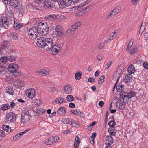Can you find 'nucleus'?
Segmentation results:
<instances>
[{"mask_svg": "<svg viewBox=\"0 0 148 148\" xmlns=\"http://www.w3.org/2000/svg\"><path fill=\"white\" fill-rule=\"evenodd\" d=\"M40 33H41V32H38V28L37 27H33L30 29L29 31V37L31 39H35L38 36Z\"/></svg>", "mask_w": 148, "mask_h": 148, "instance_id": "obj_1", "label": "nucleus"}, {"mask_svg": "<svg viewBox=\"0 0 148 148\" xmlns=\"http://www.w3.org/2000/svg\"><path fill=\"white\" fill-rule=\"evenodd\" d=\"M81 22L78 21L74 23L72 26H70L67 29L66 33L68 36L72 35L75 30L78 28L81 25Z\"/></svg>", "mask_w": 148, "mask_h": 148, "instance_id": "obj_2", "label": "nucleus"}, {"mask_svg": "<svg viewBox=\"0 0 148 148\" xmlns=\"http://www.w3.org/2000/svg\"><path fill=\"white\" fill-rule=\"evenodd\" d=\"M8 19L7 17H0V28L4 27L6 29H8L9 28L8 23Z\"/></svg>", "mask_w": 148, "mask_h": 148, "instance_id": "obj_3", "label": "nucleus"}, {"mask_svg": "<svg viewBox=\"0 0 148 148\" xmlns=\"http://www.w3.org/2000/svg\"><path fill=\"white\" fill-rule=\"evenodd\" d=\"M44 49L47 51L49 50L53 45V40L50 38H45Z\"/></svg>", "mask_w": 148, "mask_h": 148, "instance_id": "obj_4", "label": "nucleus"}, {"mask_svg": "<svg viewBox=\"0 0 148 148\" xmlns=\"http://www.w3.org/2000/svg\"><path fill=\"white\" fill-rule=\"evenodd\" d=\"M16 114L12 112H10L7 114L6 119L8 122H13L16 120Z\"/></svg>", "mask_w": 148, "mask_h": 148, "instance_id": "obj_5", "label": "nucleus"}, {"mask_svg": "<svg viewBox=\"0 0 148 148\" xmlns=\"http://www.w3.org/2000/svg\"><path fill=\"white\" fill-rule=\"evenodd\" d=\"M18 69V66L17 64H10L8 67V70L12 73H16Z\"/></svg>", "mask_w": 148, "mask_h": 148, "instance_id": "obj_6", "label": "nucleus"}, {"mask_svg": "<svg viewBox=\"0 0 148 148\" xmlns=\"http://www.w3.org/2000/svg\"><path fill=\"white\" fill-rule=\"evenodd\" d=\"M45 38L44 37H41L39 38L38 39L37 42V46L40 48H44L45 47Z\"/></svg>", "mask_w": 148, "mask_h": 148, "instance_id": "obj_7", "label": "nucleus"}, {"mask_svg": "<svg viewBox=\"0 0 148 148\" xmlns=\"http://www.w3.org/2000/svg\"><path fill=\"white\" fill-rule=\"evenodd\" d=\"M62 27L60 25L56 26L55 32L58 37H61L64 34L63 32L62 31Z\"/></svg>", "mask_w": 148, "mask_h": 148, "instance_id": "obj_8", "label": "nucleus"}, {"mask_svg": "<svg viewBox=\"0 0 148 148\" xmlns=\"http://www.w3.org/2000/svg\"><path fill=\"white\" fill-rule=\"evenodd\" d=\"M31 118L30 115H21V123L23 124H25L27 122L29 121Z\"/></svg>", "mask_w": 148, "mask_h": 148, "instance_id": "obj_9", "label": "nucleus"}, {"mask_svg": "<svg viewBox=\"0 0 148 148\" xmlns=\"http://www.w3.org/2000/svg\"><path fill=\"white\" fill-rule=\"evenodd\" d=\"M120 101L123 103L127 102V99H129L127 98V92H124L123 93L120 94Z\"/></svg>", "mask_w": 148, "mask_h": 148, "instance_id": "obj_10", "label": "nucleus"}, {"mask_svg": "<svg viewBox=\"0 0 148 148\" xmlns=\"http://www.w3.org/2000/svg\"><path fill=\"white\" fill-rule=\"evenodd\" d=\"M44 8H45L52 9L53 6L51 3V1L50 0H45L43 2Z\"/></svg>", "mask_w": 148, "mask_h": 148, "instance_id": "obj_11", "label": "nucleus"}, {"mask_svg": "<svg viewBox=\"0 0 148 148\" xmlns=\"http://www.w3.org/2000/svg\"><path fill=\"white\" fill-rule=\"evenodd\" d=\"M9 4L11 8L14 9L18 7V0H11L9 3Z\"/></svg>", "mask_w": 148, "mask_h": 148, "instance_id": "obj_12", "label": "nucleus"}, {"mask_svg": "<svg viewBox=\"0 0 148 148\" xmlns=\"http://www.w3.org/2000/svg\"><path fill=\"white\" fill-rule=\"evenodd\" d=\"M116 33L114 31L110 34L107 37V40H106V43L109 42L111 40L116 37L117 35L116 34Z\"/></svg>", "mask_w": 148, "mask_h": 148, "instance_id": "obj_13", "label": "nucleus"}, {"mask_svg": "<svg viewBox=\"0 0 148 148\" xmlns=\"http://www.w3.org/2000/svg\"><path fill=\"white\" fill-rule=\"evenodd\" d=\"M106 143L109 146L113 143V139L112 136H107L106 139Z\"/></svg>", "mask_w": 148, "mask_h": 148, "instance_id": "obj_14", "label": "nucleus"}, {"mask_svg": "<svg viewBox=\"0 0 148 148\" xmlns=\"http://www.w3.org/2000/svg\"><path fill=\"white\" fill-rule=\"evenodd\" d=\"M133 78L131 75L128 74L124 77L123 81L127 83L131 81L132 80Z\"/></svg>", "mask_w": 148, "mask_h": 148, "instance_id": "obj_15", "label": "nucleus"}, {"mask_svg": "<svg viewBox=\"0 0 148 148\" xmlns=\"http://www.w3.org/2000/svg\"><path fill=\"white\" fill-rule=\"evenodd\" d=\"M66 109L64 107H60L57 111V112L60 115H64L66 113Z\"/></svg>", "mask_w": 148, "mask_h": 148, "instance_id": "obj_16", "label": "nucleus"}, {"mask_svg": "<svg viewBox=\"0 0 148 148\" xmlns=\"http://www.w3.org/2000/svg\"><path fill=\"white\" fill-rule=\"evenodd\" d=\"M64 90L65 93L69 94L72 90L71 86L70 85H66L64 87Z\"/></svg>", "mask_w": 148, "mask_h": 148, "instance_id": "obj_17", "label": "nucleus"}, {"mask_svg": "<svg viewBox=\"0 0 148 148\" xmlns=\"http://www.w3.org/2000/svg\"><path fill=\"white\" fill-rule=\"evenodd\" d=\"M58 102L59 104H61L65 102V99L62 97H58L53 101V103Z\"/></svg>", "mask_w": 148, "mask_h": 148, "instance_id": "obj_18", "label": "nucleus"}, {"mask_svg": "<svg viewBox=\"0 0 148 148\" xmlns=\"http://www.w3.org/2000/svg\"><path fill=\"white\" fill-rule=\"evenodd\" d=\"M61 49H57V48H55L54 47H52L50 49V52L52 53L53 55H56L59 52Z\"/></svg>", "mask_w": 148, "mask_h": 148, "instance_id": "obj_19", "label": "nucleus"}, {"mask_svg": "<svg viewBox=\"0 0 148 148\" xmlns=\"http://www.w3.org/2000/svg\"><path fill=\"white\" fill-rule=\"evenodd\" d=\"M18 8H16V12L18 13L21 15H23L24 12V8L23 6H18Z\"/></svg>", "mask_w": 148, "mask_h": 148, "instance_id": "obj_20", "label": "nucleus"}, {"mask_svg": "<svg viewBox=\"0 0 148 148\" xmlns=\"http://www.w3.org/2000/svg\"><path fill=\"white\" fill-rule=\"evenodd\" d=\"M58 3L60 7L61 8H63L66 7V2L64 0H58Z\"/></svg>", "mask_w": 148, "mask_h": 148, "instance_id": "obj_21", "label": "nucleus"}, {"mask_svg": "<svg viewBox=\"0 0 148 148\" xmlns=\"http://www.w3.org/2000/svg\"><path fill=\"white\" fill-rule=\"evenodd\" d=\"M44 111V110L43 109H38L34 110V112L36 116L39 115H42L43 114Z\"/></svg>", "mask_w": 148, "mask_h": 148, "instance_id": "obj_22", "label": "nucleus"}, {"mask_svg": "<svg viewBox=\"0 0 148 148\" xmlns=\"http://www.w3.org/2000/svg\"><path fill=\"white\" fill-rule=\"evenodd\" d=\"M135 71L134 67L132 65H131L127 69V71L129 73L128 74H130V75L133 73Z\"/></svg>", "mask_w": 148, "mask_h": 148, "instance_id": "obj_23", "label": "nucleus"}, {"mask_svg": "<svg viewBox=\"0 0 148 148\" xmlns=\"http://www.w3.org/2000/svg\"><path fill=\"white\" fill-rule=\"evenodd\" d=\"M75 139V141L73 144V145L74 147V148H76L78 146L79 144L80 143V139L78 136H76Z\"/></svg>", "mask_w": 148, "mask_h": 148, "instance_id": "obj_24", "label": "nucleus"}, {"mask_svg": "<svg viewBox=\"0 0 148 148\" xmlns=\"http://www.w3.org/2000/svg\"><path fill=\"white\" fill-rule=\"evenodd\" d=\"M123 103L121 102H117L116 104V106L117 108L121 110L124 109L125 108V104H123Z\"/></svg>", "mask_w": 148, "mask_h": 148, "instance_id": "obj_25", "label": "nucleus"}, {"mask_svg": "<svg viewBox=\"0 0 148 148\" xmlns=\"http://www.w3.org/2000/svg\"><path fill=\"white\" fill-rule=\"evenodd\" d=\"M40 30L42 29V30L40 32H42V33H43L44 32V31L43 30H44V31L46 33H44V34H47V33L49 31V27L48 25H47V26H46L45 25H42L40 27Z\"/></svg>", "mask_w": 148, "mask_h": 148, "instance_id": "obj_26", "label": "nucleus"}, {"mask_svg": "<svg viewBox=\"0 0 148 148\" xmlns=\"http://www.w3.org/2000/svg\"><path fill=\"white\" fill-rule=\"evenodd\" d=\"M45 144L48 145H51L53 143V137L49 138L46 139L45 141Z\"/></svg>", "mask_w": 148, "mask_h": 148, "instance_id": "obj_27", "label": "nucleus"}, {"mask_svg": "<svg viewBox=\"0 0 148 148\" xmlns=\"http://www.w3.org/2000/svg\"><path fill=\"white\" fill-rule=\"evenodd\" d=\"M9 46V42L8 41H4L3 42L1 48L3 49L8 48Z\"/></svg>", "mask_w": 148, "mask_h": 148, "instance_id": "obj_28", "label": "nucleus"}, {"mask_svg": "<svg viewBox=\"0 0 148 148\" xmlns=\"http://www.w3.org/2000/svg\"><path fill=\"white\" fill-rule=\"evenodd\" d=\"M9 35L10 37L12 38L14 40H16L18 38V35L15 32H11Z\"/></svg>", "mask_w": 148, "mask_h": 148, "instance_id": "obj_29", "label": "nucleus"}, {"mask_svg": "<svg viewBox=\"0 0 148 148\" xmlns=\"http://www.w3.org/2000/svg\"><path fill=\"white\" fill-rule=\"evenodd\" d=\"M35 90L34 89L30 91L27 95V97L30 98L32 99L34 97Z\"/></svg>", "mask_w": 148, "mask_h": 148, "instance_id": "obj_30", "label": "nucleus"}, {"mask_svg": "<svg viewBox=\"0 0 148 148\" xmlns=\"http://www.w3.org/2000/svg\"><path fill=\"white\" fill-rule=\"evenodd\" d=\"M6 70L4 66L0 65V74L4 75L6 73L5 70Z\"/></svg>", "mask_w": 148, "mask_h": 148, "instance_id": "obj_31", "label": "nucleus"}, {"mask_svg": "<svg viewBox=\"0 0 148 148\" xmlns=\"http://www.w3.org/2000/svg\"><path fill=\"white\" fill-rule=\"evenodd\" d=\"M7 91L5 92L11 95H13L14 94V92L12 88H8L6 89Z\"/></svg>", "mask_w": 148, "mask_h": 148, "instance_id": "obj_32", "label": "nucleus"}, {"mask_svg": "<svg viewBox=\"0 0 148 148\" xmlns=\"http://www.w3.org/2000/svg\"><path fill=\"white\" fill-rule=\"evenodd\" d=\"M69 124L71 125L73 127H77L78 126V124L76 121L73 120L72 119V121H70Z\"/></svg>", "mask_w": 148, "mask_h": 148, "instance_id": "obj_33", "label": "nucleus"}, {"mask_svg": "<svg viewBox=\"0 0 148 148\" xmlns=\"http://www.w3.org/2000/svg\"><path fill=\"white\" fill-rule=\"evenodd\" d=\"M136 92L134 91H131L127 93V98L130 99L134 97L136 95Z\"/></svg>", "mask_w": 148, "mask_h": 148, "instance_id": "obj_34", "label": "nucleus"}, {"mask_svg": "<svg viewBox=\"0 0 148 148\" xmlns=\"http://www.w3.org/2000/svg\"><path fill=\"white\" fill-rule=\"evenodd\" d=\"M56 16L55 14L45 16V18L48 20L53 21L56 17Z\"/></svg>", "mask_w": 148, "mask_h": 148, "instance_id": "obj_35", "label": "nucleus"}, {"mask_svg": "<svg viewBox=\"0 0 148 148\" xmlns=\"http://www.w3.org/2000/svg\"><path fill=\"white\" fill-rule=\"evenodd\" d=\"M30 109L29 108H26L23 110L22 112V114L21 115H27L30 114V112L29 111H30Z\"/></svg>", "mask_w": 148, "mask_h": 148, "instance_id": "obj_36", "label": "nucleus"}, {"mask_svg": "<svg viewBox=\"0 0 148 148\" xmlns=\"http://www.w3.org/2000/svg\"><path fill=\"white\" fill-rule=\"evenodd\" d=\"M71 121L72 119H71L64 118L62 119L61 121L63 123L69 124L70 121Z\"/></svg>", "mask_w": 148, "mask_h": 148, "instance_id": "obj_37", "label": "nucleus"}, {"mask_svg": "<svg viewBox=\"0 0 148 148\" xmlns=\"http://www.w3.org/2000/svg\"><path fill=\"white\" fill-rule=\"evenodd\" d=\"M121 10V8L120 6H117L113 10L114 12V16L119 12Z\"/></svg>", "mask_w": 148, "mask_h": 148, "instance_id": "obj_38", "label": "nucleus"}, {"mask_svg": "<svg viewBox=\"0 0 148 148\" xmlns=\"http://www.w3.org/2000/svg\"><path fill=\"white\" fill-rule=\"evenodd\" d=\"M10 108V106L8 104H3L1 106L0 109L3 110H5L9 109Z\"/></svg>", "mask_w": 148, "mask_h": 148, "instance_id": "obj_39", "label": "nucleus"}, {"mask_svg": "<svg viewBox=\"0 0 148 148\" xmlns=\"http://www.w3.org/2000/svg\"><path fill=\"white\" fill-rule=\"evenodd\" d=\"M82 73L81 72H77L75 73V79L77 80H79L82 76Z\"/></svg>", "mask_w": 148, "mask_h": 148, "instance_id": "obj_40", "label": "nucleus"}, {"mask_svg": "<svg viewBox=\"0 0 148 148\" xmlns=\"http://www.w3.org/2000/svg\"><path fill=\"white\" fill-rule=\"evenodd\" d=\"M145 22H143L142 23L141 25L140 26V27L139 30V33H141V34L143 33L144 30V29L145 28Z\"/></svg>", "mask_w": 148, "mask_h": 148, "instance_id": "obj_41", "label": "nucleus"}, {"mask_svg": "<svg viewBox=\"0 0 148 148\" xmlns=\"http://www.w3.org/2000/svg\"><path fill=\"white\" fill-rule=\"evenodd\" d=\"M117 80H118V79H117ZM117 82L118 80H117V81L115 83V85L114 87V88H115L116 87V88L117 89L120 90H123L122 88L123 87V86L122 85L121 83H120L119 84V86H117L116 85V84H117Z\"/></svg>", "mask_w": 148, "mask_h": 148, "instance_id": "obj_42", "label": "nucleus"}, {"mask_svg": "<svg viewBox=\"0 0 148 148\" xmlns=\"http://www.w3.org/2000/svg\"><path fill=\"white\" fill-rule=\"evenodd\" d=\"M8 60L11 62H13L14 61L16 60L15 57L14 56L10 54V55L8 56Z\"/></svg>", "mask_w": 148, "mask_h": 148, "instance_id": "obj_43", "label": "nucleus"}, {"mask_svg": "<svg viewBox=\"0 0 148 148\" xmlns=\"http://www.w3.org/2000/svg\"><path fill=\"white\" fill-rule=\"evenodd\" d=\"M72 113L75 115H80L81 114V111L77 109L76 110H71Z\"/></svg>", "mask_w": 148, "mask_h": 148, "instance_id": "obj_44", "label": "nucleus"}, {"mask_svg": "<svg viewBox=\"0 0 148 148\" xmlns=\"http://www.w3.org/2000/svg\"><path fill=\"white\" fill-rule=\"evenodd\" d=\"M3 128V130L8 132H10L11 130V127L9 125H4Z\"/></svg>", "mask_w": 148, "mask_h": 148, "instance_id": "obj_45", "label": "nucleus"}, {"mask_svg": "<svg viewBox=\"0 0 148 148\" xmlns=\"http://www.w3.org/2000/svg\"><path fill=\"white\" fill-rule=\"evenodd\" d=\"M36 72L41 75H42L43 74H47L48 73V72L45 69H42L40 71H37Z\"/></svg>", "mask_w": 148, "mask_h": 148, "instance_id": "obj_46", "label": "nucleus"}, {"mask_svg": "<svg viewBox=\"0 0 148 148\" xmlns=\"http://www.w3.org/2000/svg\"><path fill=\"white\" fill-rule=\"evenodd\" d=\"M7 58H8V56L6 57H1L0 60L2 62H3V63H4V62L6 63V62H8V59Z\"/></svg>", "mask_w": 148, "mask_h": 148, "instance_id": "obj_47", "label": "nucleus"}, {"mask_svg": "<svg viewBox=\"0 0 148 148\" xmlns=\"http://www.w3.org/2000/svg\"><path fill=\"white\" fill-rule=\"evenodd\" d=\"M52 47H54L55 48H57V49H62L60 45L58 43L54 44L53 42Z\"/></svg>", "mask_w": 148, "mask_h": 148, "instance_id": "obj_48", "label": "nucleus"}, {"mask_svg": "<svg viewBox=\"0 0 148 148\" xmlns=\"http://www.w3.org/2000/svg\"><path fill=\"white\" fill-rule=\"evenodd\" d=\"M133 44V41H132V40H130L128 45L126 49V50L127 51H128L130 50Z\"/></svg>", "mask_w": 148, "mask_h": 148, "instance_id": "obj_49", "label": "nucleus"}, {"mask_svg": "<svg viewBox=\"0 0 148 148\" xmlns=\"http://www.w3.org/2000/svg\"><path fill=\"white\" fill-rule=\"evenodd\" d=\"M104 75H103L98 80V83L100 84H102L104 82Z\"/></svg>", "mask_w": 148, "mask_h": 148, "instance_id": "obj_50", "label": "nucleus"}, {"mask_svg": "<svg viewBox=\"0 0 148 148\" xmlns=\"http://www.w3.org/2000/svg\"><path fill=\"white\" fill-rule=\"evenodd\" d=\"M66 99L69 102H71L73 100L74 97L71 95H68L67 96Z\"/></svg>", "mask_w": 148, "mask_h": 148, "instance_id": "obj_51", "label": "nucleus"}, {"mask_svg": "<svg viewBox=\"0 0 148 148\" xmlns=\"http://www.w3.org/2000/svg\"><path fill=\"white\" fill-rule=\"evenodd\" d=\"M112 129L110 128L109 129L108 132H109L110 135H113L114 136H115L116 134V132H114V131H112Z\"/></svg>", "mask_w": 148, "mask_h": 148, "instance_id": "obj_52", "label": "nucleus"}, {"mask_svg": "<svg viewBox=\"0 0 148 148\" xmlns=\"http://www.w3.org/2000/svg\"><path fill=\"white\" fill-rule=\"evenodd\" d=\"M85 13V12H81V11L80 10L79 11L76 13L75 14V16L77 17L79 16H80L82 15L83 14Z\"/></svg>", "mask_w": 148, "mask_h": 148, "instance_id": "obj_53", "label": "nucleus"}, {"mask_svg": "<svg viewBox=\"0 0 148 148\" xmlns=\"http://www.w3.org/2000/svg\"><path fill=\"white\" fill-rule=\"evenodd\" d=\"M115 125V122L114 121L111 120L108 123V125L110 127H112Z\"/></svg>", "mask_w": 148, "mask_h": 148, "instance_id": "obj_54", "label": "nucleus"}, {"mask_svg": "<svg viewBox=\"0 0 148 148\" xmlns=\"http://www.w3.org/2000/svg\"><path fill=\"white\" fill-rule=\"evenodd\" d=\"M81 7H82L81 6L79 5V6H75V7H73L72 8H71V11H75V10H78V9H79V8H80Z\"/></svg>", "mask_w": 148, "mask_h": 148, "instance_id": "obj_55", "label": "nucleus"}, {"mask_svg": "<svg viewBox=\"0 0 148 148\" xmlns=\"http://www.w3.org/2000/svg\"><path fill=\"white\" fill-rule=\"evenodd\" d=\"M137 50V48L136 47L134 48L133 49L130 51L129 53L130 54H133L135 53Z\"/></svg>", "mask_w": 148, "mask_h": 148, "instance_id": "obj_56", "label": "nucleus"}, {"mask_svg": "<svg viewBox=\"0 0 148 148\" xmlns=\"http://www.w3.org/2000/svg\"><path fill=\"white\" fill-rule=\"evenodd\" d=\"M105 47L104 44L103 43H100L99 44L98 48L99 49H102Z\"/></svg>", "mask_w": 148, "mask_h": 148, "instance_id": "obj_57", "label": "nucleus"}, {"mask_svg": "<svg viewBox=\"0 0 148 148\" xmlns=\"http://www.w3.org/2000/svg\"><path fill=\"white\" fill-rule=\"evenodd\" d=\"M40 102L41 101L40 100L36 99L34 102V104L36 105L39 106L40 104Z\"/></svg>", "mask_w": 148, "mask_h": 148, "instance_id": "obj_58", "label": "nucleus"}, {"mask_svg": "<svg viewBox=\"0 0 148 148\" xmlns=\"http://www.w3.org/2000/svg\"><path fill=\"white\" fill-rule=\"evenodd\" d=\"M112 63L111 61H110L109 63H107L106 65H105L106 66V70H107L110 67V66L111 65Z\"/></svg>", "mask_w": 148, "mask_h": 148, "instance_id": "obj_59", "label": "nucleus"}, {"mask_svg": "<svg viewBox=\"0 0 148 148\" xmlns=\"http://www.w3.org/2000/svg\"><path fill=\"white\" fill-rule=\"evenodd\" d=\"M140 0H131V2L133 5H134L136 4L138 1Z\"/></svg>", "mask_w": 148, "mask_h": 148, "instance_id": "obj_60", "label": "nucleus"}, {"mask_svg": "<svg viewBox=\"0 0 148 148\" xmlns=\"http://www.w3.org/2000/svg\"><path fill=\"white\" fill-rule=\"evenodd\" d=\"M0 134H1V137L2 138L5 136V133L4 131L3 130H0Z\"/></svg>", "mask_w": 148, "mask_h": 148, "instance_id": "obj_61", "label": "nucleus"}, {"mask_svg": "<svg viewBox=\"0 0 148 148\" xmlns=\"http://www.w3.org/2000/svg\"><path fill=\"white\" fill-rule=\"evenodd\" d=\"M95 79H93L92 77H89L88 80V82L92 83L95 82Z\"/></svg>", "mask_w": 148, "mask_h": 148, "instance_id": "obj_62", "label": "nucleus"}, {"mask_svg": "<svg viewBox=\"0 0 148 148\" xmlns=\"http://www.w3.org/2000/svg\"><path fill=\"white\" fill-rule=\"evenodd\" d=\"M143 66L146 69H148V63L146 62H145L143 64Z\"/></svg>", "mask_w": 148, "mask_h": 148, "instance_id": "obj_63", "label": "nucleus"}, {"mask_svg": "<svg viewBox=\"0 0 148 148\" xmlns=\"http://www.w3.org/2000/svg\"><path fill=\"white\" fill-rule=\"evenodd\" d=\"M69 106L71 108H75V104L72 103H70L69 104Z\"/></svg>", "mask_w": 148, "mask_h": 148, "instance_id": "obj_64", "label": "nucleus"}]
</instances>
